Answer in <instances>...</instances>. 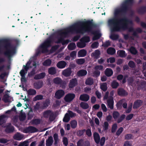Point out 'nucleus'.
<instances>
[{
    "label": "nucleus",
    "mask_w": 146,
    "mask_h": 146,
    "mask_svg": "<svg viewBox=\"0 0 146 146\" xmlns=\"http://www.w3.org/2000/svg\"><path fill=\"white\" fill-rule=\"evenodd\" d=\"M84 143V141L82 139H80L77 143V146H83V144Z\"/></svg>",
    "instance_id": "774afa93"
},
{
    "label": "nucleus",
    "mask_w": 146,
    "mask_h": 146,
    "mask_svg": "<svg viewBox=\"0 0 146 146\" xmlns=\"http://www.w3.org/2000/svg\"><path fill=\"white\" fill-rule=\"evenodd\" d=\"M94 82L93 79L92 78H88L86 80L85 84L86 85L91 86L93 84Z\"/></svg>",
    "instance_id": "bb28decb"
},
{
    "label": "nucleus",
    "mask_w": 146,
    "mask_h": 146,
    "mask_svg": "<svg viewBox=\"0 0 146 146\" xmlns=\"http://www.w3.org/2000/svg\"><path fill=\"white\" fill-rule=\"evenodd\" d=\"M130 52L133 54L136 55L138 53L137 50L133 46H131L129 49Z\"/></svg>",
    "instance_id": "f704fd0d"
},
{
    "label": "nucleus",
    "mask_w": 146,
    "mask_h": 146,
    "mask_svg": "<svg viewBox=\"0 0 146 146\" xmlns=\"http://www.w3.org/2000/svg\"><path fill=\"white\" fill-rule=\"evenodd\" d=\"M137 12L140 14H144L146 12V6H142L137 10Z\"/></svg>",
    "instance_id": "b1692460"
},
{
    "label": "nucleus",
    "mask_w": 146,
    "mask_h": 146,
    "mask_svg": "<svg viewBox=\"0 0 146 146\" xmlns=\"http://www.w3.org/2000/svg\"><path fill=\"white\" fill-rule=\"evenodd\" d=\"M58 46L55 45L52 46L51 48L50 51L51 53H52L55 52L56 50L58 48Z\"/></svg>",
    "instance_id": "052dcab7"
},
{
    "label": "nucleus",
    "mask_w": 146,
    "mask_h": 146,
    "mask_svg": "<svg viewBox=\"0 0 146 146\" xmlns=\"http://www.w3.org/2000/svg\"><path fill=\"white\" fill-rule=\"evenodd\" d=\"M117 124L116 123L113 124L112 127L111 132L113 133L115 132L117 129Z\"/></svg>",
    "instance_id": "e2e57ef3"
},
{
    "label": "nucleus",
    "mask_w": 146,
    "mask_h": 146,
    "mask_svg": "<svg viewBox=\"0 0 146 146\" xmlns=\"http://www.w3.org/2000/svg\"><path fill=\"white\" fill-rule=\"evenodd\" d=\"M93 137L95 143L98 144L99 143L100 140V137L99 134L96 132H95L93 134Z\"/></svg>",
    "instance_id": "f3484780"
},
{
    "label": "nucleus",
    "mask_w": 146,
    "mask_h": 146,
    "mask_svg": "<svg viewBox=\"0 0 146 146\" xmlns=\"http://www.w3.org/2000/svg\"><path fill=\"white\" fill-rule=\"evenodd\" d=\"M50 103V102L49 100H46L43 103L42 108L43 109L47 108L48 106Z\"/></svg>",
    "instance_id": "ea45409f"
},
{
    "label": "nucleus",
    "mask_w": 146,
    "mask_h": 146,
    "mask_svg": "<svg viewBox=\"0 0 146 146\" xmlns=\"http://www.w3.org/2000/svg\"><path fill=\"white\" fill-rule=\"evenodd\" d=\"M52 42L51 38H47L40 45L39 48L36 52V56H38L42 53L47 52L48 51V48L51 46Z\"/></svg>",
    "instance_id": "20e7f679"
},
{
    "label": "nucleus",
    "mask_w": 146,
    "mask_h": 146,
    "mask_svg": "<svg viewBox=\"0 0 146 146\" xmlns=\"http://www.w3.org/2000/svg\"><path fill=\"white\" fill-rule=\"evenodd\" d=\"M23 137V136L19 133L15 134L13 136L14 139L18 141L22 139Z\"/></svg>",
    "instance_id": "a878e982"
},
{
    "label": "nucleus",
    "mask_w": 146,
    "mask_h": 146,
    "mask_svg": "<svg viewBox=\"0 0 146 146\" xmlns=\"http://www.w3.org/2000/svg\"><path fill=\"white\" fill-rule=\"evenodd\" d=\"M143 103V101L141 100H136L133 104V108L136 109L140 106Z\"/></svg>",
    "instance_id": "f8f14e48"
},
{
    "label": "nucleus",
    "mask_w": 146,
    "mask_h": 146,
    "mask_svg": "<svg viewBox=\"0 0 146 146\" xmlns=\"http://www.w3.org/2000/svg\"><path fill=\"white\" fill-rule=\"evenodd\" d=\"M35 68H33L30 73L28 74V76L31 77L34 76L35 74Z\"/></svg>",
    "instance_id": "69168bd1"
},
{
    "label": "nucleus",
    "mask_w": 146,
    "mask_h": 146,
    "mask_svg": "<svg viewBox=\"0 0 146 146\" xmlns=\"http://www.w3.org/2000/svg\"><path fill=\"white\" fill-rule=\"evenodd\" d=\"M55 119L54 114V113L52 112L49 117V120L51 121H53Z\"/></svg>",
    "instance_id": "338daca9"
},
{
    "label": "nucleus",
    "mask_w": 146,
    "mask_h": 146,
    "mask_svg": "<svg viewBox=\"0 0 146 146\" xmlns=\"http://www.w3.org/2000/svg\"><path fill=\"white\" fill-rule=\"evenodd\" d=\"M66 64L67 63L65 61H61L57 63L56 66L59 68H63L66 67Z\"/></svg>",
    "instance_id": "dca6fc26"
},
{
    "label": "nucleus",
    "mask_w": 146,
    "mask_h": 146,
    "mask_svg": "<svg viewBox=\"0 0 146 146\" xmlns=\"http://www.w3.org/2000/svg\"><path fill=\"white\" fill-rule=\"evenodd\" d=\"M52 112L50 110H46L44 112L43 114V116L45 118H48Z\"/></svg>",
    "instance_id": "e433bc0d"
},
{
    "label": "nucleus",
    "mask_w": 146,
    "mask_h": 146,
    "mask_svg": "<svg viewBox=\"0 0 146 146\" xmlns=\"http://www.w3.org/2000/svg\"><path fill=\"white\" fill-rule=\"evenodd\" d=\"M123 131V128L122 127H120L117 130L116 133L117 135L119 136Z\"/></svg>",
    "instance_id": "680f3d73"
},
{
    "label": "nucleus",
    "mask_w": 146,
    "mask_h": 146,
    "mask_svg": "<svg viewBox=\"0 0 146 146\" xmlns=\"http://www.w3.org/2000/svg\"><path fill=\"white\" fill-rule=\"evenodd\" d=\"M77 124V122L75 120L72 121L70 122L71 126L73 129L75 128L76 127Z\"/></svg>",
    "instance_id": "de8ad7c7"
},
{
    "label": "nucleus",
    "mask_w": 146,
    "mask_h": 146,
    "mask_svg": "<svg viewBox=\"0 0 146 146\" xmlns=\"http://www.w3.org/2000/svg\"><path fill=\"white\" fill-rule=\"evenodd\" d=\"M119 83L115 80H113L111 83V86L113 89H116L119 86Z\"/></svg>",
    "instance_id": "2f4dec72"
},
{
    "label": "nucleus",
    "mask_w": 146,
    "mask_h": 146,
    "mask_svg": "<svg viewBox=\"0 0 146 146\" xmlns=\"http://www.w3.org/2000/svg\"><path fill=\"white\" fill-rule=\"evenodd\" d=\"M10 97V96L8 94L6 93L3 96V98H2V100L5 103L9 102V98Z\"/></svg>",
    "instance_id": "cd10ccee"
},
{
    "label": "nucleus",
    "mask_w": 146,
    "mask_h": 146,
    "mask_svg": "<svg viewBox=\"0 0 146 146\" xmlns=\"http://www.w3.org/2000/svg\"><path fill=\"white\" fill-rule=\"evenodd\" d=\"M110 38L112 40H116L118 38L119 35L117 34H112L110 35Z\"/></svg>",
    "instance_id": "09e8293b"
},
{
    "label": "nucleus",
    "mask_w": 146,
    "mask_h": 146,
    "mask_svg": "<svg viewBox=\"0 0 146 146\" xmlns=\"http://www.w3.org/2000/svg\"><path fill=\"white\" fill-rule=\"evenodd\" d=\"M89 99L90 96L89 95L86 94H83L81 95L79 98L80 100L84 102L88 101Z\"/></svg>",
    "instance_id": "4468645a"
},
{
    "label": "nucleus",
    "mask_w": 146,
    "mask_h": 146,
    "mask_svg": "<svg viewBox=\"0 0 146 146\" xmlns=\"http://www.w3.org/2000/svg\"><path fill=\"white\" fill-rule=\"evenodd\" d=\"M44 85V82L42 80H39L35 82L33 84L34 87L36 89H39L41 88Z\"/></svg>",
    "instance_id": "1a4fd4ad"
},
{
    "label": "nucleus",
    "mask_w": 146,
    "mask_h": 146,
    "mask_svg": "<svg viewBox=\"0 0 146 146\" xmlns=\"http://www.w3.org/2000/svg\"><path fill=\"white\" fill-rule=\"evenodd\" d=\"M100 72L98 70H96L93 72V76L94 77H98L100 75Z\"/></svg>",
    "instance_id": "13d9d810"
},
{
    "label": "nucleus",
    "mask_w": 146,
    "mask_h": 146,
    "mask_svg": "<svg viewBox=\"0 0 146 146\" xmlns=\"http://www.w3.org/2000/svg\"><path fill=\"white\" fill-rule=\"evenodd\" d=\"M51 60L49 59H48L44 61L43 63V65L44 66H49L51 65Z\"/></svg>",
    "instance_id": "a19ab883"
},
{
    "label": "nucleus",
    "mask_w": 146,
    "mask_h": 146,
    "mask_svg": "<svg viewBox=\"0 0 146 146\" xmlns=\"http://www.w3.org/2000/svg\"><path fill=\"white\" fill-rule=\"evenodd\" d=\"M99 46V43L98 42H93L91 45V48L93 49L96 48Z\"/></svg>",
    "instance_id": "6e6d98bb"
},
{
    "label": "nucleus",
    "mask_w": 146,
    "mask_h": 146,
    "mask_svg": "<svg viewBox=\"0 0 146 146\" xmlns=\"http://www.w3.org/2000/svg\"><path fill=\"white\" fill-rule=\"evenodd\" d=\"M87 54V52L84 49H82L78 51V57H84Z\"/></svg>",
    "instance_id": "412c9836"
},
{
    "label": "nucleus",
    "mask_w": 146,
    "mask_h": 146,
    "mask_svg": "<svg viewBox=\"0 0 146 146\" xmlns=\"http://www.w3.org/2000/svg\"><path fill=\"white\" fill-rule=\"evenodd\" d=\"M75 95L74 94L68 93L65 96L64 98V100L66 102H70L73 100L75 98Z\"/></svg>",
    "instance_id": "423d86ee"
},
{
    "label": "nucleus",
    "mask_w": 146,
    "mask_h": 146,
    "mask_svg": "<svg viewBox=\"0 0 146 146\" xmlns=\"http://www.w3.org/2000/svg\"><path fill=\"white\" fill-rule=\"evenodd\" d=\"M53 142V137L52 136H50L46 140V146H51Z\"/></svg>",
    "instance_id": "4be33fe9"
},
{
    "label": "nucleus",
    "mask_w": 146,
    "mask_h": 146,
    "mask_svg": "<svg viewBox=\"0 0 146 146\" xmlns=\"http://www.w3.org/2000/svg\"><path fill=\"white\" fill-rule=\"evenodd\" d=\"M101 88L104 92L106 91L107 89V84L106 83H103L102 85L101 86Z\"/></svg>",
    "instance_id": "603ef678"
},
{
    "label": "nucleus",
    "mask_w": 146,
    "mask_h": 146,
    "mask_svg": "<svg viewBox=\"0 0 146 146\" xmlns=\"http://www.w3.org/2000/svg\"><path fill=\"white\" fill-rule=\"evenodd\" d=\"M117 94L120 96H125L127 95V92L123 88H121L117 90Z\"/></svg>",
    "instance_id": "ddd939ff"
},
{
    "label": "nucleus",
    "mask_w": 146,
    "mask_h": 146,
    "mask_svg": "<svg viewBox=\"0 0 146 146\" xmlns=\"http://www.w3.org/2000/svg\"><path fill=\"white\" fill-rule=\"evenodd\" d=\"M5 132L6 133H13L15 130V127L11 123H9L5 126Z\"/></svg>",
    "instance_id": "39448f33"
},
{
    "label": "nucleus",
    "mask_w": 146,
    "mask_h": 146,
    "mask_svg": "<svg viewBox=\"0 0 146 146\" xmlns=\"http://www.w3.org/2000/svg\"><path fill=\"white\" fill-rule=\"evenodd\" d=\"M86 131V130L85 129L79 130L77 131V134L78 136H81L83 135Z\"/></svg>",
    "instance_id": "3c124183"
},
{
    "label": "nucleus",
    "mask_w": 146,
    "mask_h": 146,
    "mask_svg": "<svg viewBox=\"0 0 146 146\" xmlns=\"http://www.w3.org/2000/svg\"><path fill=\"white\" fill-rule=\"evenodd\" d=\"M76 51H72L70 54V56L72 58V59L75 58L76 57Z\"/></svg>",
    "instance_id": "4d7b16f0"
},
{
    "label": "nucleus",
    "mask_w": 146,
    "mask_h": 146,
    "mask_svg": "<svg viewBox=\"0 0 146 146\" xmlns=\"http://www.w3.org/2000/svg\"><path fill=\"white\" fill-rule=\"evenodd\" d=\"M117 53L119 56L121 57H124L126 56L125 52L124 50H118Z\"/></svg>",
    "instance_id": "58836bf2"
},
{
    "label": "nucleus",
    "mask_w": 146,
    "mask_h": 146,
    "mask_svg": "<svg viewBox=\"0 0 146 146\" xmlns=\"http://www.w3.org/2000/svg\"><path fill=\"white\" fill-rule=\"evenodd\" d=\"M85 62V60L84 58H78L76 60V63L78 65L83 64Z\"/></svg>",
    "instance_id": "473e14b6"
},
{
    "label": "nucleus",
    "mask_w": 146,
    "mask_h": 146,
    "mask_svg": "<svg viewBox=\"0 0 146 146\" xmlns=\"http://www.w3.org/2000/svg\"><path fill=\"white\" fill-rule=\"evenodd\" d=\"M34 114L33 113L32 109L31 108L27 114V119H31L33 117Z\"/></svg>",
    "instance_id": "c85d7f7f"
},
{
    "label": "nucleus",
    "mask_w": 146,
    "mask_h": 146,
    "mask_svg": "<svg viewBox=\"0 0 146 146\" xmlns=\"http://www.w3.org/2000/svg\"><path fill=\"white\" fill-rule=\"evenodd\" d=\"M78 84V80L76 78H73L70 80L68 84L69 88H72L76 86Z\"/></svg>",
    "instance_id": "0eeeda50"
},
{
    "label": "nucleus",
    "mask_w": 146,
    "mask_h": 146,
    "mask_svg": "<svg viewBox=\"0 0 146 146\" xmlns=\"http://www.w3.org/2000/svg\"><path fill=\"white\" fill-rule=\"evenodd\" d=\"M104 73L106 76L109 77L111 76L113 74V72L111 68H107L104 71Z\"/></svg>",
    "instance_id": "2eb2a0df"
},
{
    "label": "nucleus",
    "mask_w": 146,
    "mask_h": 146,
    "mask_svg": "<svg viewBox=\"0 0 146 146\" xmlns=\"http://www.w3.org/2000/svg\"><path fill=\"white\" fill-rule=\"evenodd\" d=\"M3 47L5 51L3 52V54L8 58H10L12 55L16 52L15 48L12 47L9 41L7 39H4L3 41Z\"/></svg>",
    "instance_id": "7ed1b4c3"
},
{
    "label": "nucleus",
    "mask_w": 146,
    "mask_h": 146,
    "mask_svg": "<svg viewBox=\"0 0 146 146\" xmlns=\"http://www.w3.org/2000/svg\"><path fill=\"white\" fill-rule=\"evenodd\" d=\"M64 91L62 90H57L55 93V97L58 99H60L64 95Z\"/></svg>",
    "instance_id": "6e6552de"
},
{
    "label": "nucleus",
    "mask_w": 146,
    "mask_h": 146,
    "mask_svg": "<svg viewBox=\"0 0 146 146\" xmlns=\"http://www.w3.org/2000/svg\"><path fill=\"white\" fill-rule=\"evenodd\" d=\"M76 47V44L74 43H72L68 45V48L69 50H74Z\"/></svg>",
    "instance_id": "c9c22d12"
},
{
    "label": "nucleus",
    "mask_w": 146,
    "mask_h": 146,
    "mask_svg": "<svg viewBox=\"0 0 146 146\" xmlns=\"http://www.w3.org/2000/svg\"><path fill=\"white\" fill-rule=\"evenodd\" d=\"M134 0H126L118 8L115 9L114 17L109 19L108 24L112 26L113 31H119L121 30H125L128 28L129 24H133L132 21L125 16L129 10V5L133 3Z\"/></svg>",
    "instance_id": "f257e3e1"
},
{
    "label": "nucleus",
    "mask_w": 146,
    "mask_h": 146,
    "mask_svg": "<svg viewBox=\"0 0 146 146\" xmlns=\"http://www.w3.org/2000/svg\"><path fill=\"white\" fill-rule=\"evenodd\" d=\"M62 80L61 79L57 77L53 79V82L55 84L59 85L60 84Z\"/></svg>",
    "instance_id": "c03bdc74"
},
{
    "label": "nucleus",
    "mask_w": 146,
    "mask_h": 146,
    "mask_svg": "<svg viewBox=\"0 0 146 146\" xmlns=\"http://www.w3.org/2000/svg\"><path fill=\"white\" fill-rule=\"evenodd\" d=\"M107 52L108 54L113 55L115 53V50L113 48L110 47L107 49Z\"/></svg>",
    "instance_id": "393cba45"
},
{
    "label": "nucleus",
    "mask_w": 146,
    "mask_h": 146,
    "mask_svg": "<svg viewBox=\"0 0 146 146\" xmlns=\"http://www.w3.org/2000/svg\"><path fill=\"white\" fill-rule=\"evenodd\" d=\"M80 41L83 42L85 43L88 42L90 41V38L89 36H84L80 40Z\"/></svg>",
    "instance_id": "c756f323"
},
{
    "label": "nucleus",
    "mask_w": 146,
    "mask_h": 146,
    "mask_svg": "<svg viewBox=\"0 0 146 146\" xmlns=\"http://www.w3.org/2000/svg\"><path fill=\"white\" fill-rule=\"evenodd\" d=\"M53 137L54 140V144H56L58 143V134L56 133H54L53 135Z\"/></svg>",
    "instance_id": "bf43d9fd"
},
{
    "label": "nucleus",
    "mask_w": 146,
    "mask_h": 146,
    "mask_svg": "<svg viewBox=\"0 0 146 146\" xmlns=\"http://www.w3.org/2000/svg\"><path fill=\"white\" fill-rule=\"evenodd\" d=\"M43 96L42 95H37L35 96L33 99L34 101H36L38 100H42L43 99Z\"/></svg>",
    "instance_id": "49530a36"
},
{
    "label": "nucleus",
    "mask_w": 146,
    "mask_h": 146,
    "mask_svg": "<svg viewBox=\"0 0 146 146\" xmlns=\"http://www.w3.org/2000/svg\"><path fill=\"white\" fill-rule=\"evenodd\" d=\"M110 45V42L109 40L106 41L104 43H103L102 46L104 47H107Z\"/></svg>",
    "instance_id": "0e129e2a"
},
{
    "label": "nucleus",
    "mask_w": 146,
    "mask_h": 146,
    "mask_svg": "<svg viewBox=\"0 0 146 146\" xmlns=\"http://www.w3.org/2000/svg\"><path fill=\"white\" fill-rule=\"evenodd\" d=\"M27 93L29 95L33 96L35 95L36 94V92L35 89L31 88L29 89L27 91Z\"/></svg>",
    "instance_id": "7c9ffc66"
},
{
    "label": "nucleus",
    "mask_w": 146,
    "mask_h": 146,
    "mask_svg": "<svg viewBox=\"0 0 146 146\" xmlns=\"http://www.w3.org/2000/svg\"><path fill=\"white\" fill-rule=\"evenodd\" d=\"M119 115L120 114L117 111H114L113 113V117L115 120L118 118L119 116Z\"/></svg>",
    "instance_id": "a18cd8bd"
},
{
    "label": "nucleus",
    "mask_w": 146,
    "mask_h": 146,
    "mask_svg": "<svg viewBox=\"0 0 146 146\" xmlns=\"http://www.w3.org/2000/svg\"><path fill=\"white\" fill-rule=\"evenodd\" d=\"M70 116L68 113H66L63 119V121L67 123L70 120Z\"/></svg>",
    "instance_id": "37998d69"
},
{
    "label": "nucleus",
    "mask_w": 146,
    "mask_h": 146,
    "mask_svg": "<svg viewBox=\"0 0 146 146\" xmlns=\"http://www.w3.org/2000/svg\"><path fill=\"white\" fill-rule=\"evenodd\" d=\"M26 115L24 112H21L19 115V119L20 121H23L25 120Z\"/></svg>",
    "instance_id": "4c0bfd02"
},
{
    "label": "nucleus",
    "mask_w": 146,
    "mask_h": 146,
    "mask_svg": "<svg viewBox=\"0 0 146 146\" xmlns=\"http://www.w3.org/2000/svg\"><path fill=\"white\" fill-rule=\"evenodd\" d=\"M77 46L79 48H82L86 46V44L83 42L80 41L77 43Z\"/></svg>",
    "instance_id": "79ce46f5"
},
{
    "label": "nucleus",
    "mask_w": 146,
    "mask_h": 146,
    "mask_svg": "<svg viewBox=\"0 0 146 146\" xmlns=\"http://www.w3.org/2000/svg\"><path fill=\"white\" fill-rule=\"evenodd\" d=\"M128 64L129 66L131 68H133L135 66V62L132 60L130 61L128 63Z\"/></svg>",
    "instance_id": "5fc2aeb1"
},
{
    "label": "nucleus",
    "mask_w": 146,
    "mask_h": 146,
    "mask_svg": "<svg viewBox=\"0 0 146 146\" xmlns=\"http://www.w3.org/2000/svg\"><path fill=\"white\" fill-rule=\"evenodd\" d=\"M30 133H33L36 132L38 131V129L35 127L32 126H29Z\"/></svg>",
    "instance_id": "8fccbe9b"
},
{
    "label": "nucleus",
    "mask_w": 146,
    "mask_h": 146,
    "mask_svg": "<svg viewBox=\"0 0 146 146\" xmlns=\"http://www.w3.org/2000/svg\"><path fill=\"white\" fill-rule=\"evenodd\" d=\"M48 72L50 74L54 75L56 73V70L55 67H51L48 68Z\"/></svg>",
    "instance_id": "5701e85b"
},
{
    "label": "nucleus",
    "mask_w": 146,
    "mask_h": 146,
    "mask_svg": "<svg viewBox=\"0 0 146 146\" xmlns=\"http://www.w3.org/2000/svg\"><path fill=\"white\" fill-rule=\"evenodd\" d=\"M46 76L44 72H42L36 74L34 77V79L36 80H39L44 78Z\"/></svg>",
    "instance_id": "a211bd4d"
},
{
    "label": "nucleus",
    "mask_w": 146,
    "mask_h": 146,
    "mask_svg": "<svg viewBox=\"0 0 146 146\" xmlns=\"http://www.w3.org/2000/svg\"><path fill=\"white\" fill-rule=\"evenodd\" d=\"M125 114L121 115L120 117L117 119V122L118 123H120L125 118Z\"/></svg>",
    "instance_id": "864d4df0"
},
{
    "label": "nucleus",
    "mask_w": 146,
    "mask_h": 146,
    "mask_svg": "<svg viewBox=\"0 0 146 146\" xmlns=\"http://www.w3.org/2000/svg\"><path fill=\"white\" fill-rule=\"evenodd\" d=\"M101 54L100 51L99 50H96L92 54V56L96 59H98L100 57Z\"/></svg>",
    "instance_id": "6ab92c4d"
},
{
    "label": "nucleus",
    "mask_w": 146,
    "mask_h": 146,
    "mask_svg": "<svg viewBox=\"0 0 146 146\" xmlns=\"http://www.w3.org/2000/svg\"><path fill=\"white\" fill-rule=\"evenodd\" d=\"M87 73L86 70H81L78 71L77 73V75L79 77H82L86 76Z\"/></svg>",
    "instance_id": "aec40b11"
},
{
    "label": "nucleus",
    "mask_w": 146,
    "mask_h": 146,
    "mask_svg": "<svg viewBox=\"0 0 146 146\" xmlns=\"http://www.w3.org/2000/svg\"><path fill=\"white\" fill-rule=\"evenodd\" d=\"M93 20H88L85 21H79L77 22L69 28L65 29V31L61 30L58 31L59 34L61 36H66L70 32H75L76 33L83 34L85 33H90L93 35H96L99 39L101 34L98 33L96 31L93 30L94 28L97 27V25L93 23Z\"/></svg>",
    "instance_id": "f03ea898"
},
{
    "label": "nucleus",
    "mask_w": 146,
    "mask_h": 146,
    "mask_svg": "<svg viewBox=\"0 0 146 146\" xmlns=\"http://www.w3.org/2000/svg\"><path fill=\"white\" fill-rule=\"evenodd\" d=\"M80 106L84 109H86L89 107V105L87 103L84 102H81L80 104Z\"/></svg>",
    "instance_id": "72a5a7b5"
},
{
    "label": "nucleus",
    "mask_w": 146,
    "mask_h": 146,
    "mask_svg": "<svg viewBox=\"0 0 146 146\" xmlns=\"http://www.w3.org/2000/svg\"><path fill=\"white\" fill-rule=\"evenodd\" d=\"M71 69L70 68H68L63 71L62 74L64 76L68 77L70 76L72 73Z\"/></svg>",
    "instance_id": "9b49d317"
},
{
    "label": "nucleus",
    "mask_w": 146,
    "mask_h": 146,
    "mask_svg": "<svg viewBox=\"0 0 146 146\" xmlns=\"http://www.w3.org/2000/svg\"><path fill=\"white\" fill-rule=\"evenodd\" d=\"M107 106L110 109L112 110L113 109L114 101L112 97L110 98L107 100Z\"/></svg>",
    "instance_id": "9d476101"
}]
</instances>
